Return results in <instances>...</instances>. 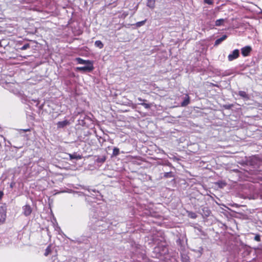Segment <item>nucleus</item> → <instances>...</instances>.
I'll use <instances>...</instances> for the list:
<instances>
[{
  "label": "nucleus",
  "mask_w": 262,
  "mask_h": 262,
  "mask_svg": "<svg viewBox=\"0 0 262 262\" xmlns=\"http://www.w3.org/2000/svg\"><path fill=\"white\" fill-rule=\"evenodd\" d=\"M29 129H28L24 130L25 132H27V131H29Z\"/></svg>",
  "instance_id": "473e14b6"
},
{
  "label": "nucleus",
  "mask_w": 262,
  "mask_h": 262,
  "mask_svg": "<svg viewBox=\"0 0 262 262\" xmlns=\"http://www.w3.org/2000/svg\"><path fill=\"white\" fill-rule=\"evenodd\" d=\"M76 69L78 71L91 72L93 71L94 69L93 63L86 64L85 66L83 67H77Z\"/></svg>",
  "instance_id": "7ed1b4c3"
},
{
  "label": "nucleus",
  "mask_w": 262,
  "mask_h": 262,
  "mask_svg": "<svg viewBox=\"0 0 262 262\" xmlns=\"http://www.w3.org/2000/svg\"><path fill=\"white\" fill-rule=\"evenodd\" d=\"M95 45L99 49H102L103 47V44L100 40H96L95 42Z\"/></svg>",
  "instance_id": "f3484780"
},
{
  "label": "nucleus",
  "mask_w": 262,
  "mask_h": 262,
  "mask_svg": "<svg viewBox=\"0 0 262 262\" xmlns=\"http://www.w3.org/2000/svg\"><path fill=\"white\" fill-rule=\"evenodd\" d=\"M210 211L208 207H204L202 208V214L203 215L208 217L209 216Z\"/></svg>",
  "instance_id": "9b49d317"
},
{
  "label": "nucleus",
  "mask_w": 262,
  "mask_h": 262,
  "mask_svg": "<svg viewBox=\"0 0 262 262\" xmlns=\"http://www.w3.org/2000/svg\"><path fill=\"white\" fill-rule=\"evenodd\" d=\"M23 213L26 216L30 215L32 211L31 207L29 205H26L23 207Z\"/></svg>",
  "instance_id": "39448f33"
},
{
  "label": "nucleus",
  "mask_w": 262,
  "mask_h": 262,
  "mask_svg": "<svg viewBox=\"0 0 262 262\" xmlns=\"http://www.w3.org/2000/svg\"><path fill=\"white\" fill-rule=\"evenodd\" d=\"M252 49L250 46H246L241 49L242 54L243 56L246 57L249 55Z\"/></svg>",
  "instance_id": "423d86ee"
},
{
  "label": "nucleus",
  "mask_w": 262,
  "mask_h": 262,
  "mask_svg": "<svg viewBox=\"0 0 262 262\" xmlns=\"http://www.w3.org/2000/svg\"><path fill=\"white\" fill-rule=\"evenodd\" d=\"M254 240L257 242L260 241V236L259 234H256L254 238Z\"/></svg>",
  "instance_id": "cd10ccee"
},
{
  "label": "nucleus",
  "mask_w": 262,
  "mask_h": 262,
  "mask_svg": "<svg viewBox=\"0 0 262 262\" xmlns=\"http://www.w3.org/2000/svg\"><path fill=\"white\" fill-rule=\"evenodd\" d=\"M204 2L207 4L211 5L213 2L211 0H204Z\"/></svg>",
  "instance_id": "c756f323"
},
{
  "label": "nucleus",
  "mask_w": 262,
  "mask_h": 262,
  "mask_svg": "<svg viewBox=\"0 0 262 262\" xmlns=\"http://www.w3.org/2000/svg\"><path fill=\"white\" fill-rule=\"evenodd\" d=\"M84 188L87 190L90 193H91L92 192L94 193H99L98 191H96L95 189L90 188L89 187H85Z\"/></svg>",
  "instance_id": "5701e85b"
},
{
  "label": "nucleus",
  "mask_w": 262,
  "mask_h": 262,
  "mask_svg": "<svg viewBox=\"0 0 262 262\" xmlns=\"http://www.w3.org/2000/svg\"><path fill=\"white\" fill-rule=\"evenodd\" d=\"M69 121H68L67 120H65L62 121H59L57 123V125L58 128H63L64 127L69 125Z\"/></svg>",
  "instance_id": "1a4fd4ad"
},
{
  "label": "nucleus",
  "mask_w": 262,
  "mask_h": 262,
  "mask_svg": "<svg viewBox=\"0 0 262 262\" xmlns=\"http://www.w3.org/2000/svg\"><path fill=\"white\" fill-rule=\"evenodd\" d=\"M30 47V46L29 43H26L23 47L20 48L19 49L21 50H25L29 49Z\"/></svg>",
  "instance_id": "b1692460"
},
{
  "label": "nucleus",
  "mask_w": 262,
  "mask_h": 262,
  "mask_svg": "<svg viewBox=\"0 0 262 262\" xmlns=\"http://www.w3.org/2000/svg\"><path fill=\"white\" fill-rule=\"evenodd\" d=\"M3 195H4V192L2 191H0V201L2 200Z\"/></svg>",
  "instance_id": "2f4dec72"
},
{
  "label": "nucleus",
  "mask_w": 262,
  "mask_h": 262,
  "mask_svg": "<svg viewBox=\"0 0 262 262\" xmlns=\"http://www.w3.org/2000/svg\"><path fill=\"white\" fill-rule=\"evenodd\" d=\"M238 95L241 97H242L244 98H246V99L249 98L248 94L245 91H239Z\"/></svg>",
  "instance_id": "2eb2a0df"
},
{
  "label": "nucleus",
  "mask_w": 262,
  "mask_h": 262,
  "mask_svg": "<svg viewBox=\"0 0 262 262\" xmlns=\"http://www.w3.org/2000/svg\"><path fill=\"white\" fill-rule=\"evenodd\" d=\"M70 159H80L81 157L80 155H78L76 153L73 154H69Z\"/></svg>",
  "instance_id": "4468645a"
},
{
  "label": "nucleus",
  "mask_w": 262,
  "mask_h": 262,
  "mask_svg": "<svg viewBox=\"0 0 262 262\" xmlns=\"http://www.w3.org/2000/svg\"><path fill=\"white\" fill-rule=\"evenodd\" d=\"M138 100L139 101H140V102H141V103H142V102H144V101H146V100H145V99H142L141 98H140V97L138 98Z\"/></svg>",
  "instance_id": "7c9ffc66"
},
{
  "label": "nucleus",
  "mask_w": 262,
  "mask_h": 262,
  "mask_svg": "<svg viewBox=\"0 0 262 262\" xmlns=\"http://www.w3.org/2000/svg\"><path fill=\"white\" fill-rule=\"evenodd\" d=\"M227 36L226 35H223L220 38L217 39L214 43L215 46H217L220 45L223 41L225 40L227 38Z\"/></svg>",
  "instance_id": "f8f14e48"
},
{
  "label": "nucleus",
  "mask_w": 262,
  "mask_h": 262,
  "mask_svg": "<svg viewBox=\"0 0 262 262\" xmlns=\"http://www.w3.org/2000/svg\"><path fill=\"white\" fill-rule=\"evenodd\" d=\"M154 252L158 254L156 256L160 258L168 253V250L167 246L165 245H158L154 249Z\"/></svg>",
  "instance_id": "f03ea898"
},
{
  "label": "nucleus",
  "mask_w": 262,
  "mask_h": 262,
  "mask_svg": "<svg viewBox=\"0 0 262 262\" xmlns=\"http://www.w3.org/2000/svg\"><path fill=\"white\" fill-rule=\"evenodd\" d=\"M71 241H72L73 242H74V243H78V244H80V243H82V241H80L79 239L77 238V239H76L75 240H72L71 239Z\"/></svg>",
  "instance_id": "c85d7f7f"
},
{
  "label": "nucleus",
  "mask_w": 262,
  "mask_h": 262,
  "mask_svg": "<svg viewBox=\"0 0 262 262\" xmlns=\"http://www.w3.org/2000/svg\"><path fill=\"white\" fill-rule=\"evenodd\" d=\"M239 55V51L238 49H235L230 53L228 56V59L229 61H232L238 57Z\"/></svg>",
  "instance_id": "20e7f679"
},
{
  "label": "nucleus",
  "mask_w": 262,
  "mask_h": 262,
  "mask_svg": "<svg viewBox=\"0 0 262 262\" xmlns=\"http://www.w3.org/2000/svg\"><path fill=\"white\" fill-rule=\"evenodd\" d=\"M164 177L165 178H171L172 177V174L171 172H165L164 173Z\"/></svg>",
  "instance_id": "bb28decb"
},
{
  "label": "nucleus",
  "mask_w": 262,
  "mask_h": 262,
  "mask_svg": "<svg viewBox=\"0 0 262 262\" xmlns=\"http://www.w3.org/2000/svg\"><path fill=\"white\" fill-rule=\"evenodd\" d=\"M188 216L190 218L193 219H195L197 217L196 214L195 213L192 212H189L188 213Z\"/></svg>",
  "instance_id": "393cba45"
},
{
  "label": "nucleus",
  "mask_w": 262,
  "mask_h": 262,
  "mask_svg": "<svg viewBox=\"0 0 262 262\" xmlns=\"http://www.w3.org/2000/svg\"><path fill=\"white\" fill-rule=\"evenodd\" d=\"M51 252V246L49 245L47 247V248H46V251H45V253L44 254V255L47 256H48Z\"/></svg>",
  "instance_id": "aec40b11"
},
{
  "label": "nucleus",
  "mask_w": 262,
  "mask_h": 262,
  "mask_svg": "<svg viewBox=\"0 0 262 262\" xmlns=\"http://www.w3.org/2000/svg\"><path fill=\"white\" fill-rule=\"evenodd\" d=\"M190 102V98L188 95H186L185 97L184 98V100L181 103L182 106H187Z\"/></svg>",
  "instance_id": "9d476101"
},
{
  "label": "nucleus",
  "mask_w": 262,
  "mask_h": 262,
  "mask_svg": "<svg viewBox=\"0 0 262 262\" xmlns=\"http://www.w3.org/2000/svg\"><path fill=\"white\" fill-rule=\"evenodd\" d=\"M224 21V19H219L215 21V26H221L223 23Z\"/></svg>",
  "instance_id": "412c9836"
},
{
  "label": "nucleus",
  "mask_w": 262,
  "mask_h": 262,
  "mask_svg": "<svg viewBox=\"0 0 262 262\" xmlns=\"http://www.w3.org/2000/svg\"><path fill=\"white\" fill-rule=\"evenodd\" d=\"M139 104L143 106L146 109H149L151 107V104L146 103L144 102L140 103H139Z\"/></svg>",
  "instance_id": "4be33fe9"
},
{
  "label": "nucleus",
  "mask_w": 262,
  "mask_h": 262,
  "mask_svg": "<svg viewBox=\"0 0 262 262\" xmlns=\"http://www.w3.org/2000/svg\"><path fill=\"white\" fill-rule=\"evenodd\" d=\"M146 19H145V20H142V21H138L137 23H136L135 24V26L137 27V28H139L141 26H143V25H145L146 21Z\"/></svg>",
  "instance_id": "dca6fc26"
},
{
  "label": "nucleus",
  "mask_w": 262,
  "mask_h": 262,
  "mask_svg": "<svg viewBox=\"0 0 262 262\" xmlns=\"http://www.w3.org/2000/svg\"><path fill=\"white\" fill-rule=\"evenodd\" d=\"M156 0H147L146 5L151 9H154L155 7Z\"/></svg>",
  "instance_id": "ddd939ff"
},
{
  "label": "nucleus",
  "mask_w": 262,
  "mask_h": 262,
  "mask_svg": "<svg viewBox=\"0 0 262 262\" xmlns=\"http://www.w3.org/2000/svg\"><path fill=\"white\" fill-rule=\"evenodd\" d=\"M119 149L117 147H114L113 151V156L116 157L119 155Z\"/></svg>",
  "instance_id": "6ab92c4d"
},
{
  "label": "nucleus",
  "mask_w": 262,
  "mask_h": 262,
  "mask_svg": "<svg viewBox=\"0 0 262 262\" xmlns=\"http://www.w3.org/2000/svg\"><path fill=\"white\" fill-rule=\"evenodd\" d=\"M181 258L183 262H189V258L187 255L182 254Z\"/></svg>",
  "instance_id": "a211bd4d"
},
{
  "label": "nucleus",
  "mask_w": 262,
  "mask_h": 262,
  "mask_svg": "<svg viewBox=\"0 0 262 262\" xmlns=\"http://www.w3.org/2000/svg\"><path fill=\"white\" fill-rule=\"evenodd\" d=\"M76 60L77 61L78 63L81 64H88L89 63H93V61L88 60H85L81 58L78 57L76 58Z\"/></svg>",
  "instance_id": "6e6552de"
},
{
  "label": "nucleus",
  "mask_w": 262,
  "mask_h": 262,
  "mask_svg": "<svg viewBox=\"0 0 262 262\" xmlns=\"http://www.w3.org/2000/svg\"><path fill=\"white\" fill-rule=\"evenodd\" d=\"M108 223L106 221V219L101 220H96L93 219L89 223V226L95 230H97L99 227H102L103 228L108 227Z\"/></svg>",
  "instance_id": "f257e3e1"
},
{
  "label": "nucleus",
  "mask_w": 262,
  "mask_h": 262,
  "mask_svg": "<svg viewBox=\"0 0 262 262\" xmlns=\"http://www.w3.org/2000/svg\"><path fill=\"white\" fill-rule=\"evenodd\" d=\"M6 213L5 209L0 207V223H3L6 220Z\"/></svg>",
  "instance_id": "0eeeda50"
},
{
  "label": "nucleus",
  "mask_w": 262,
  "mask_h": 262,
  "mask_svg": "<svg viewBox=\"0 0 262 262\" xmlns=\"http://www.w3.org/2000/svg\"><path fill=\"white\" fill-rule=\"evenodd\" d=\"M106 160V158L105 157H99L97 159V161L99 163H103Z\"/></svg>",
  "instance_id": "a878e982"
}]
</instances>
